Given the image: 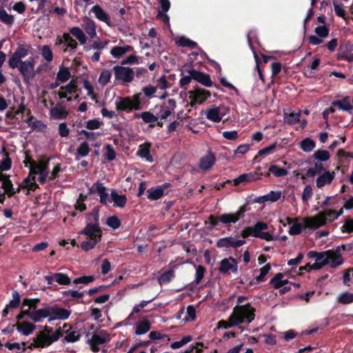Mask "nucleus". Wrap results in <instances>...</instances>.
Here are the masks:
<instances>
[{
    "mask_svg": "<svg viewBox=\"0 0 353 353\" xmlns=\"http://www.w3.org/2000/svg\"><path fill=\"white\" fill-rule=\"evenodd\" d=\"M42 57L47 61L50 62L53 59L52 50L48 46H43L41 50Z\"/></svg>",
    "mask_w": 353,
    "mask_h": 353,
    "instance_id": "57",
    "label": "nucleus"
},
{
    "mask_svg": "<svg viewBox=\"0 0 353 353\" xmlns=\"http://www.w3.org/2000/svg\"><path fill=\"white\" fill-rule=\"evenodd\" d=\"M336 301L345 305L353 303V293L349 292H341L337 296Z\"/></svg>",
    "mask_w": 353,
    "mask_h": 353,
    "instance_id": "50",
    "label": "nucleus"
},
{
    "mask_svg": "<svg viewBox=\"0 0 353 353\" xmlns=\"http://www.w3.org/2000/svg\"><path fill=\"white\" fill-rule=\"evenodd\" d=\"M228 108L223 105L212 106L204 111V115L207 119L214 123L220 122L228 114Z\"/></svg>",
    "mask_w": 353,
    "mask_h": 353,
    "instance_id": "9",
    "label": "nucleus"
},
{
    "mask_svg": "<svg viewBox=\"0 0 353 353\" xmlns=\"http://www.w3.org/2000/svg\"><path fill=\"white\" fill-rule=\"evenodd\" d=\"M68 115V111L61 104L57 103L50 110V116L52 119H64Z\"/></svg>",
    "mask_w": 353,
    "mask_h": 353,
    "instance_id": "25",
    "label": "nucleus"
},
{
    "mask_svg": "<svg viewBox=\"0 0 353 353\" xmlns=\"http://www.w3.org/2000/svg\"><path fill=\"white\" fill-rule=\"evenodd\" d=\"M192 340V339L190 336H185L182 338L181 341L172 343L170 347L174 350L178 349L184 346L185 344L190 342Z\"/></svg>",
    "mask_w": 353,
    "mask_h": 353,
    "instance_id": "60",
    "label": "nucleus"
},
{
    "mask_svg": "<svg viewBox=\"0 0 353 353\" xmlns=\"http://www.w3.org/2000/svg\"><path fill=\"white\" fill-rule=\"evenodd\" d=\"M71 77L68 68L61 66L57 74V81L63 83L67 81Z\"/></svg>",
    "mask_w": 353,
    "mask_h": 353,
    "instance_id": "47",
    "label": "nucleus"
},
{
    "mask_svg": "<svg viewBox=\"0 0 353 353\" xmlns=\"http://www.w3.org/2000/svg\"><path fill=\"white\" fill-rule=\"evenodd\" d=\"M271 266L269 263L265 265L260 270V274L256 276V280L257 282H262L265 280V275L269 272Z\"/></svg>",
    "mask_w": 353,
    "mask_h": 353,
    "instance_id": "61",
    "label": "nucleus"
},
{
    "mask_svg": "<svg viewBox=\"0 0 353 353\" xmlns=\"http://www.w3.org/2000/svg\"><path fill=\"white\" fill-rule=\"evenodd\" d=\"M165 186H158L148 190V197L150 200H157L165 194Z\"/></svg>",
    "mask_w": 353,
    "mask_h": 353,
    "instance_id": "36",
    "label": "nucleus"
},
{
    "mask_svg": "<svg viewBox=\"0 0 353 353\" xmlns=\"http://www.w3.org/2000/svg\"><path fill=\"white\" fill-rule=\"evenodd\" d=\"M86 197L87 196L85 195L80 194L79 199H77L76 204L74 205V208L77 210L83 212L86 209L85 204L83 203Z\"/></svg>",
    "mask_w": 353,
    "mask_h": 353,
    "instance_id": "63",
    "label": "nucleus"
},
{
    "mask_svg": "<svg viewBox=\"0 0 353 353\" xmlns=\"http://www.w3.org/2000/svg\"><path fill=\"white\" fill-rule=\"evenodd\" d=\"M299 146L303 152H310L316 147V143L310 138H305L299 143Z\"/></svg>",
    "mask_w": 353,
    "mask_h": 353,
    "instance_id": "45",
    "label": "nucleus"
},
{
    "mask_svg": "<svg viewBox=\"0 0 353 353\" xmlns=\"http://www.w3.org/2000/svg\"><path fill=\"white\" fill-rule=\"evenodd\" d=\"M219 271L223 274H230V272L236 274L238 271V263L232 257L224 259L220 262Z\"/></svg>",
    "mask_w": 353,
    "mask_h": 353,
    "instance_id": "19",
    "label": "nucleus"
},
{
    "mask_svg": "<svg viewBox=\"0 0 353 353\" xmlns=\"http://www.w3.org/2000/svg\"><path fill=\"white\" fill-rule=\"evenodd\" d=\"M300 117V112L285 113L284 121L290 125L295 124Z\"/></svg>",
    "mask_w": 353,
    "mask_h": 353,
    "instance_id": "55",
    "label": "nucleus"
},
{
    "mask_svg": "<svg viewBox=\"0 0 353 353\" xmlns=\"http://www.w3.org/2000/svg\"><path fill=\"white\" fill-rule=\"evenodd\" d=\"M49 321L54 320L64 321L69 318L71 311L57 305L49 307Z\"/></svg>",
    "mask_w": 353,
    "mask_h": 353,
    "instance_id": "17",
    "label": "nucleus"
},
{
    "mask_svg": "<svg viewBox=\"0 0 353 353\" xmlns=\"http://www.w3.org/2000/svg\"><path fill=\"white\" fill-rule=\"evenodd\" d=\"M59 339L60 335L58 332H53L51 327L46 325L41 331L37 334L28 347L30 349L43 348L50 345Z\"/></svg>",
    "mask_w": 353,
    "mask_h": 353,
    "instance_id": "5",
    "label": "nucleus"
},
{
    "mask_svg": "<svg viewBox=\"0 0 353 353\" xmlns=\"http://www.w3.org/2000/svg\"><path fill=\"white\" fill-rule=\"evenodd\" d=\"M83 86L84 89L87 91L88 96L93 101H97V95L94 92V87L92 84L88 80H83Z\"/></svg>",
    "mask_w": 353,
    "mask_h": 353,
    "instance_id": "49",
    "label": "nucleus"
},
{
    "mask_svg": "<svg viewBox=\"0 0 353 353\" xmlns=\"http://www.w3.org/2000/svg\"><path fill=\"white\" fill-rule=\"evenodd\" d=\"M13 327H16L18 332L21 333L25 336H29L31 334L36 327L34 324L28 322V321H22L21 323H17Z\"/></svg>",
    "mask_w": 353,
    "mask_h": 353,
    "instance_id": "30",
    "label": "nucleus"
},
{
    "mask_svg": "<svg viewBox=\"0 0 353 353\" xmlns=\"http://www.w3.org/2000/svg\"><path fill=\"white\" fill-rule=\"evenodd\" d=\"M140 96L141 94H136L130 97H117L114 102L117 110L124 112H131L133 110H140L141 108Z\"/></svg>",
    "mask_w": 353,
    "mask_h": 353,
    "instance_id": "8",
    "label": "nucleus"
},
{
    "mask_svg": "<svg viewBox=\"0 0 353 353\" xmlns=\"http://www.w3.org/2000/svg\"><path fill=\"white\" fill-rule=\"evenodd\" d=\"M34 68V59L30 58L25 61H20L15 68H18L21 72L26 81H29L35 76Z\"/></svg>",
    "mask_w": 353,
    "mask_h": 353,
    "instance_id": "12",
    "label": "nucleus"
},
{
    "mask_svg": "<svg viewBox=\"0 0 353 353\" xmlns=\"http://www.w3.org/2000/svg\"><path fill=\"white\" fill-rule=\"evenodd\" d=\"M268 225L267 223L261 221L257 222L254 226L252 227L253 232L252 236L264 239L268 241L277 239V237L273 236L270 232H265V230H268Z\"/></svg>",
    "mask_w": 353,
    "mask_h": 353,
    "instance_id": "14",
    "label": "nucleus"
},
{
    "mask_svg": "<svg viewBox=\"0 0 353 353\" xmlns=\"http://www.w3.org/2000/svg\"><path fill=\"white\" fill-rule=\"evenodd\" d=\"M245 243L244 240L236 239L234 237H225L220 239L216 242V246L220 248H238L243 245Z\"/></svg>",
    "mask_w": 353,
    "mask_h": 353,
    "instance_id": "23",
    "label": "nucleus"
},
{
    "mask_svg": "<svg viewBox=\"0 0 353 353\" xmlns=\"http://www.w3.org/2000/svg\"><path fill=\"white\" fill-rule=\"evenodd\" d=\"M283 277L284 276L282 273H278L270 280V284L276 289L282 288L288 283V280L284 279Z\"/></svg>",
    "mask_w": 353,
    "mask_h": 353,
    "instance_id": "44",
    "label": "nucleus"
},
{
    "mask_svg": "<svg viewBox=\"0 0 353 353\" xmlns=\"http://www.w3.org/2000/svg\"><path fill=\"white\" fill-rule=\"evenodd\" d=\"M282 192L281 191H271L267 194L258 196L254 199V202L257 203H265L266 202H275L281 199Z\"/></svg>",
    "mask_w": 353,
    "mask_h": 353,
    "instance_id": "24",
    "label": "nucleus"
},
{
    "mask_svg": "<svg viewBox=\"0 0 353 353\" xmlns=\"http://www.w3.org/2000/svg\"><path fill=\"white\" fill-rule=\"evenodd\" d=\"M49 307H46L42 309L33 310V313L31 314L30 319L34 322H39L42 319L49 318Z\"/></svg>",
    "mask_w": 353,
    "mask_h": 353,
    "instance_id": "39",
    "label": "nucleus"
},
{
    "mask_svg": "<svg viewBox=\"0 0 353 353\" xmlns=\"http://www.w3.org/2000/svg\"><path fill=\"white\" fill-rule=\"evenodd\" d=\"M114 78L116 81L123 83H130L134 77L133 69L122 65H116L113 68Z\"/></svg>",
    "mask_w": 353,
    "mask_h": 353,
    "instance_id": "10",
    "label": "nucleus"
},
{
    "mask_svg": "<svg viewBox=\"0 0 353 353\" xmlns=\"http://www.w3.org/2000/svg\"><path fill=\"white\" fill-rule=\"evenodd\" d=\"M112 77V72L108 69H103L98 79V82L102 86H105L110 82Z\"/></svg>",
    "mask_w": 353,
    "mask_h": 353,
    "instance_id": "48",
    "label": "nucleus"
},
{
    "mask_svg": "<svg viewBox=\"0 0 353 353\" xmlns=\"http://www.w3.org/2000/svg\"><path fill=\"white\" fill-rule=\"evenodd\" d=\"M316 174L318 176L316 179V186L319 189L330 185L336 176L334 171L325 170L321 162H315L313 166L306 170V176L309 177H313Z\"/></svg>",
    "mask_w": 353,
    "mask_h": 353,
    "instance_id": "4",
    "label": "nucleus"
},
{
    "mask_svg": "<svg viewBox=\"0 0 353 353\" xmlns=\"http://www.w3.org/2000/svg\"><path fill=\"white\" fill-rule=\"evenodd\" d=\"M255 309L250 304L236 305L232 312V321L233 325H239L243 323H250L254 319Z\"/></svg>",
    "mask_w": 353,
    "mask_h": 353,
    "instance_id": "6",
    "label": "nucleus"
},
{
    "mask_svg": "<svg viewBox=\"0 0 353 353\" xmlns=\"http://www.w3.org/2000/svg\"><path fill=\"white\" fill-rule=\"evenodd\" d=\"M196 318V310L192 305H189L185 311L183 321L185 322L194 321Z\"/></svg>",
    "mask_w": 353,
    "mask_h": 353,
    "instance_id": "54",
    "label": "nucleus"
},
{
    "mask_svg": "<svg viewBox=\"0 0 353 353\" xmlns=\"http://www.w3.org/2000/svg\"><path fill=\"white\" fill-rule=\"evenodd\" d=\"M261 179V174L258 172L243 174L234 180L235 185L243 182H251Z\"/></svg>",
    "mask_w": 353,
    "mask_h": 353,
    "instance_id": "33",
    "label": "nucleus"
},
{
    "mask_svg": "<svg viewBox=\"0 0 353 353\" xmlns=\"http://www.w3.org/2000/svg\"><path fill=\"white\" fill-rule=\"evenodd\" d=\"M174 276V272L173 270H169L159 278V282L160 284H164L170 282Z\"/></svg>",
    "mask_w": 353,
    "mask_h": 353,
    "instance_id": "59",
    "label": "nucleus"
},
{
    "mask_svg": "<svg viewBox=\"0 0 353 353\" xmlns=\"http://www.w3.org/2000/svg\"><path fill=\"white\" fill-rule=\"evenodd\" d=\"M77 82L76 80H72L70 82L65 86L61 87L58 91V95L60 99L68 97L77 92Z\"/></svg>",
    "mask_w": 353,
    "mask_h": 353,
    "instance_id": "26",
    "label": "nucleus"
},
{
    "mask_svg": "<svg viewBox=\"0 0 353 353\" xmlns=\"http://www.w3.org/2000/svg\"><path fill=\"white\" fill-rule=\"evenodd\" d=\"M12 165L11 159L5 149L0 152V170L6 171L10 169Z\"/></svg>",
    "mask_w": 353,
    "mask_h": 353,
    "instance_id": "35",
    "label": "nucleus"
},
{
    "mask_svg": "<svg viewBox=\"0 0 353 353\" xmlns=\"http://www.w3.org/2000/svg\"><path fill=\"white\" fill-rule=\"evenodd\" d=\"M0 19L3 23L9 24V25L12 24L14 22L13 16L8 14L5 10H0Z\"/></svg>",
    "mask_w": 353,
    "mask_h": 353,
    "instance_id": "62",
    "label": "nucleus"
},
{
    "mask_svg": "<svg viewBox=\"0 0 353 353\" xmlns=\"http://www.w3.org/2000/svg\"><path fill=\"white\" fill-rule=\"evenodd\" d=\"M307 218V217L302 219L301 222L299 221L298 219H294V221L289 230V234L291 235H297L299 234L303 229H312L310 226H307L305 222Z\"/></svg>",
    "mask_w": 353,
    "mask_h": 353,
    "instance_id": "27",
    "label": "nucleus"
},
{
    "mask_svg": "<svg viewBox=\"0 0 353 353\" xmlns=\"http://www.w3.org/2000/svg\"><path fill=\"white\" fill-rule=\"evenodd\" d=\"M82 27L90 38L92 39L97 36L96 24L94 21L85 18Z\"/></svg>",
    "mask_w": 353,
    "mask_h": 353,
    "instance_id": "37",
    "label": "nucleus"
},
{
    "mask_svg": "<svg viewBox=\"0 0 353 353\" xmlns=\"http://www.w3.org/2000/svg\"><path fill=\"white\" fill-rule=\"evenodd\" d=\"M215 162V158L212 153L207 154L200 161V168L203 170L211 168Z\"/></svg>",
    "mask_w": 353,
    "mask_h": 353,
    "instance_id": "41",
    "label": "nucleus"
},
{
    "mask_svg": "<svg viewBox=\"0 0 353 353\" xmlns=\"http://www.w3.org/2000/svg\"><path fill=\"white\" fill-rule=\"evenodd\" d=\"M150 143H149L140 145L137 154L139 157L145 159L146 161L152 163L153 158L150 154Z\"/></svg>",
    "mask_w": 353,
    "mask_h": 353,
    "instance_id": "31",
    "label": "nucleus"
},
{
    "mask_svg": "<svg viewBox=\"0 0 353 353\" xmlns=\"http://www.w3.org/2000/svg\"><path fill=\"white\" fill-rule=\"evenodd\" d=\"M337 219L336 211L333 210H327L317 214L314 216H309L305 219L307 226L316 230L321 226L331 223Z\"/></svg>",
    "mask_w": 353,
    "mask_h": 353,
    "instance_id": "7",
    "label": "nucleus"
},
{
    "mask_svg": "<svg viewBox=\"0 0 353 353\" xmlns=\"http://www.w3.org/2000/svg\"><path fill=\"white\" fill-rule=\"evenodd\" d=\"M175 107V101L173 99H169L166 103L160 106L159 112L157 113V116L161 120H165L173 112Z\"/></svg>",
    "mask_w": 353,
    "mask_h": 353,
    "instance_id": "21",
    "label": "nucleus"
},
{
    "mask_svg": "<svg viewBox=\"0 0 353 353\" xmlns=\"http://www.w3.org/2000/svg\"><path fill=\"white\" fill-rule=\"evenodd\" d=\"M245 210L239 208L236 212L223 214L219 216V220L223 224L235 223L244 216Z\"/></svg>",
    "mask_w": 353,
    "mask_h": 353,
    "instance_id": "20",
    "label": "nucleus"
},
{
    "mask_svg": "<svg viewBox=\"0 0 353 353\" xmlns=\"http://www.w3.org/2000/svg\"><path fill=\"white\" fill-rule=\"evenodd\" d=\"M132 50L133 48L131 46L126 45L123 41H121L119 43V45L114 46L111 49L110 53L112 57L115 59H120Z\"/></svg>",
    "mask_w": 353,
    "mask_h": 353,
    "instance_id": "22",
    "label": "nucleus"
},
{
    "mask_svg": "<svg viewBox=\"0 0 353 353\" xmlns=\"http://www.w3.org/2000/svg\"><path fill=\"white\" fill-rule=\"evenodd\" d=\"M334 106H337L340 110L343 111L351 112L353 106L347 98H345L341 101H335L332 103Z\"/></svg>",
    "mask_w": 353,
    "mask_h": 353,
    "instance_id": "46",
    "label": "nucleus"
},
{
    "mask_svg": "<svg viewBox=\"0 0 353 353\" xmlns=\"http://www.w3.org/2000/svg\"><path fill=\"white\" fill-rule=\"evenodd\" d=\"M89 192L90 194L94 192L98 193L100 197V202L104 205L111 203L110 196H109L106 192V188L99 182L93 184L90 188Z\"/></svg>",
    "mask_w": 353,
    "mask_h": 353,
    "instance_id": "18",
    "label": "nucleus"
},
{
    "mask_svg": "<svg viewBox=\"0 0 353 353\" xmlns=\"http://www.w3.org/2000/svg\"><path fill=\"white\" fill-rule=\"evenodd\" d=\"M54 282L60 285H69L71 282L70 279L64 274L55 273L54 274Z\"/></svg>",
    "mask_w": 353,
    "mask_h": 353,
    "instance_id": "56",
    "label": "nucleus"
},
{
    "mask_svg": "<svg viewBox=\"0 0 353 353\" xmlns=\"http://www.w3.org/2000/svg\"><path fill=\"white\" fill-rule=\"evenodd\" d=\"M91 11L94 13L95 17L101 21L105 23L108 26H110L109 16L103 11L99 6H94Z\"/></svg>",
    "mask_w": 353,
    "mask_h": 353,
    "instance_id": "32",
    "label": "nucleus"
},
{
    "mask_svg": "<svg viewBox=\"0 0 353 353\" xmlns=\"http://www.w3.org/2000/svg\"><path fill=\"white\" fill-rule=\"evenodd\" d=\"M50 159L41 158L39 161H34L30 157L26 154L23 164L30 170L29 174L19 185V188L34 190L38 185L36 183L35 177L38 175V181L41 183L49 181L48 175Z\"/></svg>",
    "mask_w": 353,
    "mask_h": 353,
    "instance_id": "1",
    "label": "nucleus"
},
{
    "mask_svg": "<svg viewBox=\"0 0 353 353\" xmlns=\"http://www.w3.org/2000/svg\"><path fill=\"white\" fill-rule=\"evenodd\" d=\"M210 96V92L203 88H196L188 92L190 104L192 107L202 104Z\"/></svg>",
    "mask_w": 353,
    "mask_h": 353,
    "instance_id": "11",
    "label": "nucleus"
},
{
    "mask_svg": "<svg viewBox=\"0 0 353 353\" xmlns=\"http://www.w3.org/2000/svg\"><path fill=\"white\" fill-rule=\"evenodd\" d=\"M64 41V48L63 51L67 52L69 50H75L77 46V42L70 35L69 33L63 34Z\"/></svg>",
    "mask_w": 353,
    "mask_h": 353,
    "instance_id": "43",
    "label": "nucleus"
},
{
    "mask_svg": "<svg viewBox=\"0 0 353 353\" xmlns=\"http://www.w3.org/2000/svg\"><path fill=\"white\" fill-rule=\"evenodd\" d=\"M313 157L314 159L317 160V162L326 161L330 157V152L325 150H317L313 154Z\"/></svg>",
    "mask_w": 353,
    "mask_h": 353,
    "instance_id": "52",
    "label": "nucleus"
},
{
    "mask_svg": "<svg viewBox=\"0 0 353 353\" xmlns=\"http://www.w3.org/2000/svg\"><path fill=\"white\" fill-rule=\"evenodd\" d=\"M308 256L310 258L314 259L315 262L312 265H307L300 268L301 271L303 270L307 271L319 270L326 265H329L332 268H336L343 263L339 248L321 252H310Z\"/></svg>",
    "mask_w": 353,
    "mask_h": 353,
    "instance_id": "3",
    "label": "nucleus"
},
{
    "mask_svg": "<svg viewBox=\"0 0 353 353\" xmlns=\"http://www.w3.org/2000/svg\"><path fill=\"white\" fill-rule=\"evenodd\" d=\"M27 55V50L22 48H18L17 51L13 54L12 57L10 58L8 61L9 65L12 68H15L17 66H18V63L21 61V59L26 57Z\"/></svg>",
    "mask_w": 353,
    "mask_h": 353,
    "instance_id": "28",
    "label": "nucleus"
},
{
    "mask_svg": "<svg viewBox=\"0 0 353 353\" xmlns=\"http://www.w3.org/2000/svg\"><path fill=\"white\" fill-rule=\"evenodd\" d=\"M55 332L59 334L60 338L65 336V340L69 343L76 342L80 338L79 332L69 324H64L61 327L57 329Z\"/></svg>",
    "mask_w": 353,
    "mask_h": 353,
    "instance_id": "13",
    "label": "nucleus"
},
{
    "mask_svg": "<svg viewBox=\"0 0 353 353\" xmlns=\"http://www.w3.org/2000/svg\"><path fill=\"white\" fill-rule=\"evenodd\" d=\"M0 180L1 182H2V188L4 189L5 192L9 196H12L15 193V191L12 187L11 181L9 179V176L2 174Z\"/></svg>",
    "mask_w": 353,
    "mask_h": 353,
    "instance_id": "40",
    "label": "nucleus"
},
{
    "mask_svg": "<svg viewBox=\"0 0 353 353\" xmlns=\"http://www.w3.org/2000/svg\"><path fill=\"white\" fill-rule=\"evenodd\" d=\"M90 151V149L87 142H83L77 148V152L81 157L87 156Z\"/></svg>",
    "mask_w": 353,
    "mask_h": 353,
    "instance_id": "64",
    "label": "nucleus"
},
{
    "mask_svg": "<svg viewBox=\"0 0 353 353\" xmlns=\"http://www.w3.org/2000/svg\"><path fill=\"white\" fill-rule=\"evenodd\" d=\"M38 302V299H24L21 305V311L17 316V319L21 320L25 316H28L30 318L33 310L37 307Z\"/></svg>",
    "mask_w": 353,
    "mask_h": 353,
    "instance_id": "16",
    "label": "nucleus"
},
{
    "mask_svg": "<svg viewBox=\"0 0 353 353\" xmlns=\"http://www.w3.org/2000/svg\"><path fill=\"white\" fill-rule=\"evenodd\" d=\"M110 340L109 334L105 331H99L94 334L90 339V345L94 352H99V345H102Z\"/></svg>",
    "mask_w": 353,
    "mask_h": 353,
    "instance_id": "15",
    "label": "nucleus"
},
{
    "mask_svg": "<svg viewBox=\"0 0 353 353\" xmlns=\"http://www.w3.org/2000/svg\"><path fill=\"white\" fill-rule=\"evenodd\" d=\"M102 230L99 226V212L97 210L87 215V223L85 228L79 232L81 239V248L88 252L94 249L101 241Z\"/></svg>",
    "mask_w": 353,
    "mask_h": 353,
    "instance_id": "2",
    "label": "nucleus"
},
{
    "mask_svg": "<svg viewBox=\"0 0 353 353\" xmlns=\"http://www.w3.org/2000/svg\"><path fill=\"white\" fill-rule=\"evenodd\" d=\"M269 172L273 174L276 177L285 176L288 174L287 170L281 168L276 165H271L269 167Z\"/></svg>",
    "mask_w": 353,
    "mask_h": 353,
    "instance_id": "53",
    "label": "nucleus"
},
{
    "mask_svg": "<svg viewBox=\"0 0 353 353\" xmlns=\"http://www.w3.org/2000/svg\"><path fill=\"white\" fill-rule=\"evenodd\" d=\"M70 32L79 41L80 44L83 45L88 41L85 34L79 27H73L70 29Z\"/></svg>",
    "mask_w": 353,
    "mask_h": 353,
    "instance_id": "42",
    "label": "nucleus"
},
{
    "mask_svg": "<svg viewBox=\"0 0 353 353\" xmlns=\"http://www.w3.org/2000/svg\"><path fill=\"white\" fill-rule=\"evenodd\" d=\"M150 329V324L148 320H143L137 323L135 333L141 335L148 332Z\"/></svg>",
    "mask_w": 353,
    "mask_h": 353,
    "instance_id": "51",
    "label": "nucleus"
},
{
    "mask_svg": "<svg viewBox=\"0 0 353 353\" xmlns=\"http://www.w3.org/2000/svg\"><path fill=\"white\" fill-rule=\"evenodd\" d=\"M110 201L114 202V205L119 208H123L126 203L127 199L123 194H119L115 190H112L110 194Z\"/></svg>",
    "mask_w": 353,
    "mask_h": 353,
    "instance_id": "38",
    "label": "nucleus"
},
{
    "mask_svg": "<svg viewBox=\"0 0 353 353\" xmlns=\"http://www.w3.org/2000/svg\"><path fill=\"white\" fill-rule=\"evenodd\" d=\"M190 74H192L193 79L197 81L202 85L207 87H211L212 85V81L209 75L196 70H192Z\"/></svg>",
    "mask_w": 353,
    "mask_h": 353,
    "instance_id": "29",
    "label": "nucleus"
},
{
    "mask_svg": "<svg viewBox=\"0 0 353 353\" xmlns=\"http://www.w3.org/2000/svg\"><path fill=\"white\" fill-rule=\"evenodd\" d=\"M136 117H140L143 119V121L150 124V127H154L156 125V122L159 120V117L157 115H154L152 112L149 111L143 112L141 114H137L135 115Z\"/></svg>",
    "mask_w": 353,
    "mask_h": 353,
    "instance_id": "34",
    "label": "nucleus"
},
{
    "mask_svg": "<svg viewBox=\"0 0 353 353\" xmlns=\"http://www.w3.org/2000/svg\"><path fill=\"white\" fill-rule=\"evenodd\" d=\"M175 42L178 46H189V47H193L196 46V43L190 40L189 39L185 37H180L178 38H176Z\"/></svg>",
    "mask_w": 353,
    "mask_h": 353,
    "instance_id": "58",
    "label": "nucleus"
}]
</instances>
